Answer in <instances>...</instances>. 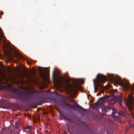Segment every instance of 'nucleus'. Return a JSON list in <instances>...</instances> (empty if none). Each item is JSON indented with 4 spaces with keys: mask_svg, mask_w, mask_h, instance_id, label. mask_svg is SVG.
Listing matches in <instances>:
<instances>
[{
    "mask_svg": "<svg viewBox=\"0 0 134 134\" xmlns=\"http://www.w3.org/2000/svg\"><path fill=\"white\" fill-rule=\"evenodd\" d=\"M37 109H39V108H37Z\"/></svg>",
    "mask_w": 134,
    "mask_h": 134,
    "instance_id": "79ce46f5",
    "label": "nucleus"
},
{
    "mask_svg": "<svg viewBox=\"0 0 134 134\" xmlns=\"http://www.w3.org/2000/svg\"><path fill=\"white\" fill-rule=\"evenodd\" d=\"M130 127L129 126L126 127V129L125 130V131L126 132H127V131L129 130V129L130 128Z\"/></svg>",
    "mask_w": 134,
    "mask_h": 134,
    "instance_id": "aec40b11",
    "label": "nucleus"
},
{
    "mask_svg": "<svg viewBox=\"0 0 134 134\" xmlns=\"http://www.w3.org/2000/svg\"><path fill=\"white\" fill-rule=\"evenodd\" d=\"M77 111H79L81 112V115L82 116H86L89 114L88 111V109H76Z\"/></svg>",
    "mask_w": 134,
    "mask_h": 134,
    "instance_id": "6e6552de",
    "label": "nucleus"
},
{
    "mask_svg": "<svg viewBox=\"0 0 134 134\" xmlns=\"http://www.w3.org/2000/svg\"><path fill=\"white\" fill-rule=\"evenodd\" d=\"M117 81L118 82V81H120V82H122V80L121 77H120L119 78V80H117Z\"/></svg>",
    "mask_w": 134,
    "mask_h": 134,
    "instance_id": "b1692460",
    "label": "nucleus"
},
{
    "mask_svg": "<svg viewBox=\"0 0 134 134\" xmlns=\"http://www.w3.org/2000/svg\"><path fill=\"white\" fill-rule=\"evenodd\" d=\"M31 126H25V129H29V130L31 129Z\"/></svg>",
    "mask_w": 134,
    "mask_h": 134,
    "instance_id": "f3484780",
    "label": "nucleus"
},
{
    "mask_svg": "<svg viewBox=\"0 0 134 134\" xmlns=\"http://www.w3.org/2000/svg\"><path fill=\"white\" fill-rule=\"evenodd\" d=\"M97 111H98V110H99L98 109H97Z\"/></svg>",
    "mask_w": 134,
    "mask_h": 134,
    "instance_id": "f704fd0d",
    "label": "nucleus"
},
{
    "mask_svg": "<svg viewBox=\"0 0 134 134\" xmlns=\"http://www.w3.org/2000/svg\"><path fill=\"white\" fill-rule=\"evenodd\" d=\"M129 84L128 83H125L124 85V87L126 88H128L129 86Z\"/></svg>",
    "mask_w": 134,
    "mask_h": 134,
    "instance_id": "412c9836",
    "label": "nucleus"
},
{
    "mask_svg": "<svg viewBox=\"0 0 134 134\" xmlns=\"http://www.w3.org/2000/svg\"><path fill=\"white\" fill-rule=\"evenodd\" d=\"M110 79H111L112 80H113V79H115V78L113 77H110Z\"/></svg>",
    "mask_w": 134,
    "mask_h": 134,
    "instance_id": "bb28decb",
    "label": "nucleus"
},
{
    "mask_svg": "<svg viewBox=\"0 0 134 134\" xmlns=\"http://www.w3.org/2000/svg\"><path fill=\"white\" fill-rule=\"evenodd\" d=\"M119 113L120 115L124 116L125 115V112L121 110Z\"/></svg>",
    "mask_w": 134,
    "mask_h": 134,
    "instance_id": "4468645a",
    "label": "nucleus"
},
{
    "mask_svg": "<svg viewBox=\"0 0 134 134\" xmlns=\"http://www.w3.org/2000/svg\"><path fill=\"white\" fill-rule=\"evenodd\" d=\"M18 132H19V131Z\"/></svg>",
    "mask_w": 134,
    "mask_h": 134,
    "instance_id": "4c0bfd02",
    "label": "nucleus"
},
{
    "mask_svg": "<svg viewBox=\"0 0 134 134\" xmlns=\"http://www.w3.org/2000/svg\"><path fill=\"white\" fill-rule=\"evenodd\" d=\"M108 109H111V108H109Z\"/></svg>",
    "mask_w": 134,
    "mask_h": 134,
    "instance_id": "c03bdc74",
    "label": "nucleus"
},
{
    "mask_svg": "<svg viewBox=\"0 0 134 134\" xmlns=\"http://www.w3.org/2000/svg\"><path fill=\"white\" fill-rule=\"evenodd\" d=\"M93 80L94 81H95V80Z\"/></svg>",
    "mask_w": 134,
    "mask_h": 134,
    "instance_id": "ea45409f",
    "label": "nucleus"
},
{
    "mask_svg": "<svg viewBox=\"0 0 134 134\" xmlns=\"http://www.w3.org/2000/svg\"><path fill=\"white\" fill-rule=\"evenodd\" d=\"M100 95V94H99V93H98L97 94V95Z\"/></svg>",
    "mask_w": 134,
    "mask_h": 134,
    "instance_id": "7c9ffc66",
    "label": "nucleus"
},
{
    "mask_svg": "<svg viewBox=\"0 0 134 134\" xmlns=\"http://www.w3.org/2000/svg\"><path fill=\"white\" fill-rule=\"evenodd\" d=\"M28 117H30L31 116V115H28Z\"/></svg>",
    "mask_w": 134,
    "mask_h": 134,
    "instance_id": "c756f323",
    "label": "nucleus"
},
{
    "mask_svg": "<svg viewBox=\"0 0 134 134\" xmlns=\"http://www.w3.org/2000/svg\"><path fill=\"white\" fill-rule=\"evenodd\" d=\"M40 109H37L36 110V111H38L39 110H40Z\"/></svg>",
    "mask_w": 134,
    "mask_h": 134,
    "instance_id": "473e14b6",
    "label": "nucleus"
},
{
    "mask_svg": "<svg viewBox=\"0 0 134 134\" xmlns=\"http://www.w3.org/2000/svg\"><path fill=\"white\" fill-rule=\"evenodd\" d=\"M13 110H15V109H13Z\"/></svg>",
    "mask_w": 134,
    "mask_h": 134,
    "instance_id": "c9c22d12",
    "label": "nucleus"
},
{
    "mask_svg": "<svg viewBox=\"0 0 134 134\" xmlns=\"http://www.w3.org/2000/svg\"><path fill=\"white\" fill-rule=\"evenodd\" d=\"M59 95L61 97H64V98H67L64 95H61V94H59Z\"/></svg>",
    "mask_w": 134,
    "mask_h": 134,
    "instance_id": "4be33fe9",
    "label": "nucleus"
},
{
    "mask_svg": "<svg viewBox=\"0 0 134 134\" xmlns=\"http://www.w3.org/2000/svg\"><path fill=\"white\" fill-rule=\"evenodd\" d=\"M92 114L93 115H94V114L93 113H92Z\"/></svg>",
    "mask_w": 134,
    "mask_h": 134,
    "instance_id": "e433bc0d",
    "label": "nucleus"
},
{
    "mask_svg": "<svg viewBox=\"0 0 134 134\" xmlns=\"http://www.w3.org/2000/svg\"><path fill=\"white\" fill-rule=\"evenodd\" d=\"M38 69L41 74L43 73V72L42 71V68H41L40 66H38Z\"/></svg>",
    "mask_w": 134,
    "mask_h": 134,
    "instance_id": "2eb2a0df",
    "label": "nucleus"
},
{
    "mask_svg": "<svg viewBox=\"0 0 134 134\" xmlns=\"http://www.w3.org/2000/svg\"><path fill=\"white\" fill-rule=\"evenodd\" d=\"M118 90L117 89L115 90L111 89L110 91L111 96H113L110 99H108V102L109 104L110 105H113L115 103L118 102L119 105L121 106L122 103V98L120 97H115L114 93H116Z\"/></svg>",
    "mask_w": 134,
    "mask_h": 134,
    "instance_id": "7ed1b4c3",
    "label": "nucleus"
},
{
    "mask_svg": "<svg viewBox=\"0 0 134 134\" xmlns=\"http://www.w3.org/2000/svg\"><path fill=\"white\" fill-rule=\"evenodd\" d=\"M128 122L129 123H129H131V121H130L129 120L128 121Z\"/></svg>",
    "mask_w": 134,
    "mask_h": 134,
    "instance_id": "cd10ccee",
    "label": "nucleus"
},
{
    "mask_svg": "<svg viewBox=\"0 0 134 134\" xmlns=\"http://www.w3.org/2000/svg\"><path fill=\"white\" fill-rule=\"evenodd\" d=\"M130 126L129 127L130 128H134V125L132 124L131 123H129Z\"/></svg>",
    "mask_w": 134,
    "mask_h": 134,
    "instance_id": "6ab92c4d",
    "label": "nucleus"
},
{
    "mask_svg": "<svg viewBox=\"0 0 134 134\" xmlns=\"http://www.w3.org/2000/svg\"><path fill=\"white\" fill-rule=\"evenodd\" d=\"M99 114L102 116L104 117L106 115V114L105 113H101L100 112L99 113Z\"/></svg>",
    "mask_w": 134,
    "mask_h": 134,
    "instance_id": "a211bd4d",
    "label": "nucleus"
},
{
    "mask_svg": "<svg viewBox=\"0 0 134 134\" xmlns=\"http://www.w3.org/2000/svg\"><path fill=\"white\" fill-rule=\"evenodd\" d=\"M23 111H25L26 109H21Z\"/></svg>",
    "mask_w": 134,
    "mask_h": 134,
    "instance_id": "2f4dec72",
    "label": "nucleus"
},
{
    "mask_svg": "<svg viewBox=\"0 0 134 134\" xmlns=\"http://www.w3.org/2000/svg\"><path fill=\"white\" fill-rule=\"evenodd\" d=\"M130 110H132V109H130Z\"/></svg>",
    "mask_w": 134,
    "mask_h": 134,
    "instance_id": "a18cd8bd",
    "label": "nucleus"
},
{
    "mask_svg": "<svg viewBox=\"0 0 134 134\" xmlns=\"http://www.w3.org/2000/svg\"><path fill=\"white\" fill-rule=\"evenodd\" d=\"M73 84L70 86V89L71 91H76L80 88L79 84L81 83L82 80L79 79H73L72 80Z\"/></svg>",
    "mask_w": 134,
    "mask_h": 134,
    "instance_id": "39448f33",
    "label": "nucleus"
},
{
    "mask_svg": "<svg viewBox=\"0 0 134 134\" xmlns=\"http://www.w3.org/2000/svg\"><path fill=\"white\" fill-rule=\"evenodd\" d=\"M35 108H36V107H35Z\"/></svg>",
    "mask_w": 134,
    "mask_h": 134,
    "instance_id": "a19ab883",
    "label": "nucleus"
},
{
    "mask_svg": "<svg viewBox=\"0 0 134 134\" xmlns=\"http://www.w3.org/2000/svg\"><path fill=\"white\" fill-rule=\"evenodd\" d=\"M45 113L46 114H48V112H45Z\"/></svg>",
    "mask_w": 134,
    "mask_h": 134,
    "instance_id": "c85d7f7f",
    "label": "nucleus"
},
{
    "mask_svg": "<svg viewBox=\"0 0 134 134\" xmlns=\"http://www.w3.org/2000/svg\"><path fill=\"white\" fill-rule=\"evenodd\" d=\"M134 109V101L132 99H131V100L129 102L128 104V109Z\"/></svg>",
    "mask_w": 134,
    "mask_h": 134,
    "instance_id": "1a4fd4ad",
    "label": "nucleus"
},
{
    "mask_svg": "<svg viewBox=\"0 0 134 134\" xmlns=\"http://www.w3.org/2000/svg\"><path fill=\"white\" fill-rule=\"evenodd\" d=\"M55 71V69H54L53 71V74L54 76H55V75H56Z\"/></svg>",
    "mask_w": 134,
    "mask_h": 134,
    "instance_id": "5701e85b",
    "label": "nucleus"
},
{
    "mask_svg": "<svg viewBox=\"0 0 134 134\" xmlns=\"http://www.w3.org/2000/svg\"><path fill=\"white\" fill-rule=\"evenodd\" d=\"M58 111L60 113V115L61 116L64 118V119H66L67 120H69V119L67 118L64 114L63 112L62 111V109H57Z\"/></svg>",
    "mask_w": 134,
    "mask_h": 134,
    "instance_id": "9d476101",
    "label": "nucleus"
},
{
    "mask_svg": "<svg viewBox=\"0 0 134 134\" xmlns=\"http://www.w3.org/2000/svg\"><path fill=\"white\" fill-rule=\"evenodd\" d=\"M105 98L103 97L98 99L95 104V106L97 108L104 109Z\"/></svg>",
    "mask_w": 134,
    "mask_h": 134,
    "instance_id": "423d86ee",
    "label": "nucleus"
},
{
    "mask_svg": "<svg viewBox=\"0 0 134 134\" xmlns=\"http://www.w3.org/2000/svg\"><path fill=\"white\" fill-rule=\"evenodd\" d=\"M68 99L73 104H71L66 102L63 99L60 100L59 104L62 108L69 109L71 108H75L76 109H85L80 105L72 98H68Z\"/></svg>",
    "mask_w": 134,
    "mask_h": 134,
    "instance_id": "f257e3e1",
    "label": "nucleus"
},
{
    "mask_svg": "<svg viewBox=\"0 0 134 134\" xmlns=\"http://www.w3.org/2000/svg\"><path fill=\"white\" fill-rule=\"evenodd\" d=\"M112 109H115V108H113Z\"/></svg>",
    "mask_w": 134,
    "mask_h": 134,
    "instance_id": "58836bf2",
    "label": "nucleus"
},
{
    "mask_svg": "<svg viewBox=\"0 0 134 134\" xmlns=\"http://www.w3.org/2000/svg\"><path fill=\"white\" fill-rule=\"evenodd\" d=\"M7 87L5 86L1 85L0 86V89L1 90H4Z\"/></svg>",
    "mask_w": 134,
    "mask_h": 134,
    "instance_id": "ddd939ff",
    "label": "nucleus"
},
{
    "mask_svg": "<svg viewBox=\"0 0 134 134\" xmlns=\"http://www.w3.org/2000/svg\"><path fill=\"white\" fill-rule=\"evenodd\" d=\"M57 81L59 83L62 84L65 81V77L63 76H59L57 77Z\"/></svg>",
    "mask_w": 134,
    "mask_h": 134,
    "instance_id": "0eeeda50",
    "label": "nucleus"
},
{
    "mask_svg": "<svg viewBox=\"0 0 134 134\" xmlns=\"http://www.w3.org/2000/svg\"><path fill=\"white\" fill-rule=\"evenodd\" d=\"M102 111L104 112H106L107 111L106 110L107 109H102Z\"/></svg>",
    "mask_w": 134,
    "mask_h": 134,
    "instance_id": "393cba45",
    "label": "nucleus"
},
{
    "mask_svg": "<svg viewBox=\"0 0 134 134\" xmlns=\"http://www.w3.org/2000/svg\"><path fill=\"white\" fill-rule=\"evenodd\" d=\"M40 115H41V114H38V115H37V117L38 118H40Z\"/></svg>",
    "mask_w": 134,
    "mask_h": 134,
    "instance_id": "a878e982",
    "label": "nucleus"
},
{
    "mask_svg": "<svg viewBox=\"0 0 134 134\" xmlns=\"http://www.w3.org/2000/svg\"><path fill=\"white\" fill-rule=\"evenodd\" d=\"M112 114L116 117H118L120 115L119 113L114 110H116L117 109H112Z\"/></svg>",
    "mask_w": 134,
    "mask_h": 134,
    "instance_id": "9b49d317",
    "label": "nucleus"
},
{
    "mask_svg": "<svg viewBox=\"0 0 134 134\" xmlns=\"http://www.w3.org/2000/svg\"><path fill=\"white\" fill-rule=\"evenodd\" d=\"M25 60H26L28 64L32 63V60H28L27 58H25Z\"/></svg>",
    "mask_w": 134,
    "mask_h": 134,
    "instance_id": "dca6fc26",
    "label": "nucleus"
},
{
    "mask_svg": "<svg viewBox=\"0 0 134 134\" xmlns=\"http://www.w3.org/2000/svg\"><path fill=\"white\" fill-rule=\"evenodd\" d=\"M133 88H134V86H133Z\"/></svg>",
    "mask_w": 134,
    "mask_h": 134,
    "instance_id": "37998d69",
    "label": "nucleus"
},
{
    "mask_svg": "<svg viewBox=\"0 0 134 134\" xmlns=\"http://www.w3.org/2000/svg\"><path fill=\"white\" fill-rule=\"evenodd\" d=\"M12 92L17 94L20 100L23 101H28L32 99L33 98V96L31 93L27 92H20L16 88L12 89Z\"/></svg>",
    "mask_w": 134,
    "mask_h": 134,
    "instance_id": "f03ea898",
    "label": "nucleus"
},
{
    "mask_svg": "<svg viewBox=\"0 0 134 134\" xmlns=\"http://www.w3.org/2000/svg\"><path fill=\"white\" fill-rule=\"evenodd\" d=\"M97 83L96 86H94V92H96L99 90H103V86L102 85L100 82L104 83L106 80L105 76L100 74H98L96 77Z\"/></svg>",
    "mask_w": 134,
    "mask_h": 134,
    "instance_id": "20e7f679",
    "label": "nucleus"
},
{
    "mask_svg": "<svg viewBox=\"0 0 134 134\" xmlns=\"http://www.w3.org/2000/svg\"><path fill=\"white\" fill-rule=\"evenodd\" d=\"M1 107H2V106H0V108H1ZM2 108H3V107H2Z\"/></svg>",
    "mask_w": 134,
    "mask_h": 134,
    "instance_id": "72a5a7b5",
    "label": "nucleus"
},
{
    "mask_svg": "<svg viewBox=\"0 0 134 134\" xmlns=\"http://www.w3.org/2000/svg\"><path fill=\"white\" fill-rule=\"evenodd\" d=\"M15 57H16L17 58H21L24 59L23 58V57L20 54L18 53H15Z\"/></svg>",
    "mask_w": 134,
    "mask_h": 134,
    "instance_id": "f8f14e48",
    "label": "nucleus"
}]
</instances>
